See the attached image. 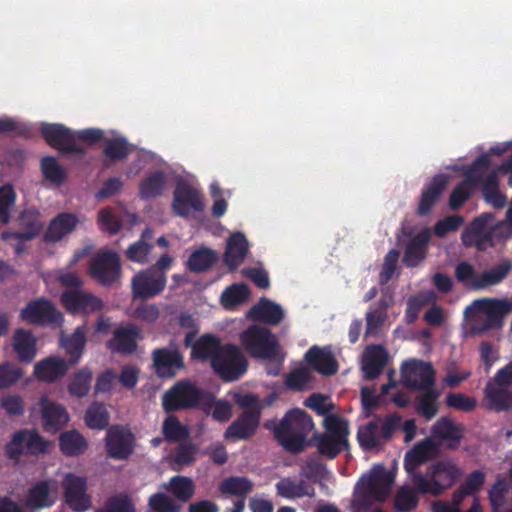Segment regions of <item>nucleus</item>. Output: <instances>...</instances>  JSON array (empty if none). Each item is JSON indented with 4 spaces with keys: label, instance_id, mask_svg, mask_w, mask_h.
<instances>
[{
    "label": "nucleus",
    "instance_id": "obj_24",
    "mask_svg": "<svg viewBox=\"0 0 512 512\" xmlns=\"http://www.w3.org/2000/svg\"><path fill=\"white\" fill-rule=\"evenodd\" d=\"M60 316L53 303L45 298H39L27 303L21 310V318L30 324L43 325L56 322Z\"/></svg>",
    "mask_w": 512,
    "mask_h": 512
},
{
    "label": "nucleus",
    "instance_id": "obj_46",
    "mask_svg": "<svg viewBox=\"0 0 512 512\" xmlns=\"http://www.w3.org/2000/svg\"><path fill=\"white\" fill-rule=\"evenodd\" d=\"M423 391V394L417 396L416 412L429 421L433 419L439 411L438 398L440 392L434 387Z\"/></svg>",
    "mask_w": 512,
    "mask_h": 512
},
{
    "label": "nucleus",
    "instance_id": "obj_2",
    "mask_svg": "<svg viewBox=\"0 0 512 512\" xmlns=\"http://www.w3.org/2000/svg\"><path fill=\"white\" fill-rule=\"evenodd\" d=\"M393 475L384 465H375L368 475L361 477L354 488L352 512H368L374 503L383 502L390 494Z\"/></svg>",
    "mask_w": 512,
    "mask_h": 512
},
{
    "label": "nucleus",
    "instance_id": "obj_59",
    "mask_svg": "<svg viewBox=\"0 0 512 512\" xmlns=\"http://www.w3.org/2000/svg\"><path fill=\"white\" fill-rule=\"evenodd\" d=\"M16 193L11 185L0 187V222L7 224L10 221L11 209L15 206Z\"/></svg>",
    "mask_w": 512,
    "mask_h": 512
},
{
    "label": "nucleus",
    "instance_id": "obj_34",
    "mask_svg": "<svg viewBox=\"0 0 512 512\" xmlns=\"http://www.w3.org/2000/svg\"><path fill=\"white\" fill-rule=\"evenodd\" d=\"M464 427L455 424L449 417L439 418L431 427V434L434 438L449 442V449H457L463 438Z\"/></svg>",
    "mask_w": 512,
    "mask_h": 512
},
{
    "label": "nucleus",
    "instance_id": "obj_52",
    "mask_svg": "<svg viewBox=\"0 0 512 512\" xmlns=\"http://www.w3.org/2000/svg\"><path fill=\"white\" fill-rule=\"evenodd\" d=\"M105 143L103 154L112 162L126 159L131 153L130 145L124 137L109 138Z\"/></svg>",
    "mask_w": 512,
    "mask_h": 512
},
{
    "label": "nucleus",
    "instance_id": "obj_45",
    "mask_svg": "<svg viewBox=\"0 0 512 512\" xmlns=\"http://www.w3.org/2000/svg\"><path fill=\"white\" fill-rule=\"evenodd\" d=\"M85 437L76 430H70L62 433L59 437V447L66 456H79L87 449Z\"/></svg>",
    "mask_w": 512,
    "mask_h": 512
},
{
    "label": "nucleus",
    "instance_id": "obj_25",
    "mask_svg": "<svg viewBox=\"0 0 512 512\" xmlns=\"http://www.w3.org/2000/svg\"><path fill=\"white\" fill-rule=\"evenodd\" d=\"M10 345L20 363L30 364L37 356V339L31 330L16 329L10 339Z\"/></svg>",
    "mask_w": 512,
    "mask_h": 512
},
{
    "label": "nucleus",
    "instance_id": "obj_62",
    "mask_svg": "<svg viewBox=\"0 0 512 512\" xmlns=\"http://www.w3.org/2000/svg\"><path fill=\"white\" fill-rule=\"evenodd\" d=\"M312 376L307 368L301 367L291 371L285 380V384L289 389L294 391H304L311 381Z\"/></svg>",
    "mask_w": 512,
    "mask_h": 512
},
{
    "label": "nucleus",
    "instance_id": "obj_19",
    "mask_svg": "<svg viewBox=\"0 0 512 512\" xmlns=\"http://www.w3.org/2000/svg\"><path fill=\"white\" fill-rule=\"evenodd\" d=\"M64 499L74 512H84L91 508V497L87 494V482L84 477L68 474L63 482Z\"/></svg>",
    "mask_w": 512,
    "mask_h": 512
},
{
    "label": "nucleus",
    "instance_id": "obj_5",
    "mask_svg": "<svg viewBox=\"0 0 512 512\" xmlns=\"http://www.w3.org/2000/svg\"><path fill=\"white\" fill-rule=\"evenodd\" d=\"M213 396L190 381H179L162 397V406L166 412H176L195 408L200 404L208 405Z\"/></svg>",
    "mask_w": 512,
    "mask_h": 512
},
{
    "label": "nucleus",
    "instance_id": "obj_20",
    "mask_svg": "<svg viewBox=\"0 0 512 512\" xmlns=\"http://www.w3.org/2000/svg\"><path fill=\"white\" fill-rule=\"evenodd\" d=\"M58 499V482L54 479L36 481L29 488L25 505L31 510L52 507Z\"/></svg>",
    "mask_w": 512,
    "mask_h": 512
},
{
    "label": "nucleus",
    "instance_id": "obj_37",
    "mask_svg": "<svg viewBox=\"0 0 512 512\" xmlns=\"http://www.w3.org/2000/svg\"><path fill=\"white\" fill-rule=\"evenodd\" d=\"M166 184L167 177L164 171H151L139 183V197L142 200L155 199L162 195Z\"/></svg>",
    "mask_w": 512,
    "mask_h": 512
},
{
    "label": "nucleus",
    "instance_id": "obj_32",
    "mask_svg": "<svg viewBox=\"0 0 512 512\" xmlns=\"http://www.w3.org/2000/svg\"><path fill=\"white\" fill-rule=\"evenodd\" d=\"M248 251L249 245L244 233H232L227 240L223 262L230 271H235L244 262Z\"/></svg>",
    "mask_w": 512,
    "mask_h": 512
},
{
    "label": "nucleus",
    "instance_id": "obj_1",
    "mask_svg": "<svg viewBox=\"0 0 512 512\" xmlns=\"http://www.w3.org/2000/svg\"><path fill=\"white\" fill-rule=\"evenodd\" d=\"M313 427L312 417L300 408L286 412L278 423L274 419L264 423V428L273 431L277 442L292 454H299L305 449L307 436Z\"/></svg>",
    "mask_w": 512,
    "mask_h": 512
},
{
    "label": "nucleus",
    "instance_id": "obj_35",
    "mask_svg": "<svg viewBox=\"0 0 512 512\" xmlns=\"http://www.w3.org/2000/svg\"><path fill=\"white\" fill-rule=\"evenodd\" d=\"M388 353L382 345H370L366 348L362 370L364 378L372 381L379 377L387 364Z\"/></svg>",
    "mask_w": 512,
    "mask_h": 512
},
{
    "label": "nucleus",
    "instance_id": "obj_53",
    "mask_svg": "<svg viewBox=\"0 0 512 512\" xmlns=\"http://www.w3.org/2000/svg\"><path fill=\"white\" fill-rule=\"evenodd\" d=\"M419 503L416 491L409 486L400 487L394 498V508L397 512H411Z\"/></svg>",
    "mask_w": 512,
    "mask_h": 512
},
{
    "label": "nucleus",
    "instance_id": "obj_9",
    "mask_svg": "<svg viewBox=\"0 0 512 512\" xmlns=\"http://www.w3.org/2000/svg\"><path fill=\"white\" fill-rule=\"evenodd\" d=\"M240 341L253 358L274 360L278 355V341L275 335L265 327L250 326L240 334Z\"/></svg>",
    "mask_w": 512,
    "mask_h": 512
},
{
    "label": "nucleus",
    "instance_id": "obj_12",
    "mask_svg": "<svg viewBox=\"0 0 512 512\" xmlns=\"http://www.w3.org/2000/svg\"><path fill=\"white\" fill-rule=\"evenodd\" d=\"M40 132L46 143L62 154L86 153V150L76 144V136L71 129L59 123H43Z\"/></svg>",
    "mask_w": 512,
    "mask_h": 512
},
{
    "label": "nucleus",
    "instance_id": "obj_61",
    "mask_svg": "<svg viewBox=\"0 0 512 512\" xmlns=\"http://www.w3.org/2000/svg\"><path fill=\"white\" fill-rule=\"evenodd\" d=\"M197 447L192 443L180 444L170 455L171 462L179 467L194 463Z\"/></svg>",
    "mask_w": 512,
    "mask_h": 512
},
{
    "label": "nucleus",
    "instance_id": "obj_54",
    "mask_svg": "<svg viewBox=\"0 0 512 512\" xmlns=\"http://www.w3.org/2000/svg\"><path fill=\"white\" fill-rule=\"evenodd\" d=\"M41 170L45 179L56 185H62L66 181L67 174L64 168L59 165L53 156L42 158Z\"/></svg>",
    "mask_w": 512,
    "mask_h": 512
},
{
    "label": "nucleus",
    "instance_id": "obj_57",
    "mask_svg": "<svg viewBox=\"0 0 512 512\" xmlns=\"http://www.w3.org/2000/svg\"><path fill=\"white\" fill-rule=\"evenodd\" d=\"M172 494L181 502L189 501L195 491V485L189 477L174 476L170 480Z\"/></svg>",
    "mask_w": 512,
    "mask_h": 512
},
{
    "label": "nucleus",
    "instance_id": "obj_47",
    "mask_svg": "<svg viewBox=\"0 0 512 512\" xmlns=\"http://www.w3.org/2000/svg\"><path fill=\"white\" fill-rule=\"evenodd\" d=\"M491 160L488 154H481L470 165L461 181L469 189L477 188L484 180V172L488 170Z\"/></svg>",
    "mask_w": 512,
    "mask_h": 512
},
{
    "label": "nucleus",
    "instance_id": "obj_18",
    "mask_svg": "<svg viewBox=\"0 0 512 512\" xmlns=\"http://www.w3.org/2000/svg\"><path fill=\"white\" fill-rule=\"evenodd\" d=\"M490 217V214H482L462 231L461 241L465 247H475L478 251H486L494 246L492 231L487 227Z\"/></svg>",
    "mask_w": 512,
    "mask_h": 512
},
{
    "label": "nucleus",
    "instance_id": "obj_31",
    "mask_svg": "<svg viewBox=\"0 0 512 512\" xmlns=\"http://www.w3.org/2000/svg\"><path fill=\"white\" fill-rule=\"evenodd\" d=\"M304 358L316 372L323 376H332L338 371V362L330 349L314 345L306 351Z\"/></svg>",
    "mask_w": 512,
    "mask_h": 512
},
{
    "label": "nucleus",
    "instance_id": "obj_27",
    "mask_svg": "<svg viewBox=\"0 0 512 512\" xmlns=\"http://www.w3.org/2000/svg\"><path fill=\"white\" fill-rule=\"evenodd\" d=\"M69 366L65 359L49 356L35 363L33 375L40 382L54 383L66 375Z\"/></svg>",
    "mask_w": 512,
    "mask_h": 512
},
{
    "label": "nucleus",
    "instance_id": "obj_16",
    "mask_svg": "<svg viewBox=\"0 0 512 512\" xmlns=\"http://www.w3.org/2000/svg\"><path fill=\"white\" fill-rule=\"evenodd\" d=\"M105 448L110 458L126 460L134 451L135 437L129 429L121 425H113L106 432Z\"/></svg>",
    "mask_w": 512,
    "mask_h": 512
},
{
    "label": "nucleus",
    "instance_id": "obj_42",
    "mask_svg": "<svg viewBox=\"0 0 512 512\" xmlns=\"http://www.w3.org/2000/svg\"><path fill=\"white\" fill-rule=\"evenodd\" d=\"M218 260L215 250L202 247L193 251L185 262L186 268L192 273H203L210 270Z\"/></svg>",
    "mask_w": 512,
    "mask_h": 512
},
{
    "label": "nucleus",
    "instance_id": "obj_38",
    "mask_svg": "<svg viewBox=\"0 0 512 512\" xmlns=\"http://www.w3.org/2000/svg\"><path fill=\"white\" fill-rule=\"evenodd\" d=\"M434 445L429 439H424L408 451L404 457V468L412 478L414 473H421L418 468L429 460Z\"/></svg>",
    "mask_w": 512,
    "mask_h": 512
},
{
    "label": "nucleus",
    "instance_id": "obj_15",
    "mask_svg": "<svg viewBox=\"0 0 512 512\" xmlns=\"http://www.w3.org/2000/svg\"><path fill=\"white\" fill-rule=\"evenodd\" d=\"M166 283L165 273L155 268L142 270L131 281L133 298L145 300L159 295L165 289Z\"/></svg>",
    "mask_w": 512,
    "mask_h": 512
},
{
    "label": "nucleus",
    "instance_id": "obj_49",
    "mask_svg": "<svg viewBox=\"0 0 512 512\" xmlns=\"http://www.w3.org/2000/svg\"><path fill=\"white\" fill-rule=\"evenodd\" d=\"M348 447V439H339L327 434L317 435L318 452L329 459L336 458L343 450L348 449Z\"/></svg>",
    "mask_w": 512,
    "mask_h": 512
},
{
    "label": "nucleus",
    "instance_id": "obj_33",
    "mask_svg": "<svg viewBox=\"0 0 512 512\" xmlns=\"http://www.w3.org/2000/svg\"><path fill=\"white\" fill-rule=\"evenodd\" d=\"M486 313V319L480 330L500 328L504 317L512 310V303L505 299H485L477 301Z\"/></svg>",
    "mask_w": 512,
    "mask_h": 512
},
{
    "label": "nucleus",
    "instance_id": "obj_4",
    "mask_svg": "<svg viewBox=\"0 0 512 512\" xmlns=\"http://www.w3.org/2000/svg\"><path fill=\"white\" fill-rule=\"evenodd\" d=\"M512 270V261L504 258L491 268L478 273L474 265L468 261H461L455 266L456 280L470 288L479 291L502 283Z\"/></svg>",
    "mask_w": 512,
    "mask_h": 512
},
{
    "label": "nucleus",
    "instance_id": "obj_6",
    "mask_svg": "<svg viewBox=\"0 0 512 512\" xmlns=\"http://www.w3.org/2000/svg\"><path fill=\"white\" fill-rule=\"evenodd\" d=\"M401 421L402 417L397 413L387 415L383 421L380 416H374L372 421L359 427L357 432L359 445L364 450L381 448L399 429Z\"/></svg>",
    "mask_w": 512,
    "mask_h": 512
},
{
    "label": "nucleus",
    "instance_id": "obj_22",
    "mask_svg": "<svg viewBox=\"0 0 512 512\" xmlns=\"http://www.w3.org/2000/svg\"><path fill=\"white\" fill-rule=\"evenodd\" d=\"M40 218L41 215L37 209L33 207L24 209L17 218V224L20 229L17 231L10 230L3 232L1 236L2 239L8 240L9 238H14L21 241L34 239L43 228V223Z\"/></svg>",
    "mask_w": 512,
    "mask_h": 512
},
{
    "label": "nucleus",
    "instance_id": "obj_39",
    "mask_svg": "<svg viewBox=\"0 0 512 512\" xmlns=\"http://www.w3.org/2000/svg\"><path fill=\"white\" fill-rule=\"evenodd\" d=\"M487 407L496 412L512 409V391L507 388L497 387L492 381H488L484 388Z\"/></svg>",
    "mask_w": 512,
    "mask_h": 512
},
{
    "label": "nucleus",
    "instance_id": "obj_17",
    "mask_svg": "<svg viewBox=\"0 0 512 512\" xmlns=\"http://www.w3.org/2000/svg\"><path fill=\"white\" fill-rule=\"evenodd\" d=\"M205 208L203 195L186 182L176 185L173 193L172 209L175 215L186 218L191 211L203 212Z\"/></svg>",
    "mask_w": 512,
    "mask_h": 512
},
{
    "label": "nucleus",
    "instance_id": "obj_21",
    "mask_svg": "<svg viewBox=\"0 0 512 512\" xmlns=\"http://www.w3.org/2000/svg\"><path fill=\"white\" fill-rule=\"evenodd\" d=\"M141 338V329L129 323L113 331V336L106 342V348L112 353L132 355L137 351Z\"/></svg>",
    "mask_w": 512,
    "mask_h": 512
},
{
    "label": "nucleus",
    "instance_id": "obj_26",
    "mask_svg": "<svg viewBox=\"0 0 512 512\" xmlns=\"http://www.w3.org/2000/svg\"><path fill=\"white\" fill-rule=\"evenodd\" d=\"M39 406L45 431L55 433L68 423L69 414L63 405L42 397Z\"/></svg>",
    "mask_w": 512,
    "mask_h": 512
},
{
    "label": "nucleus",
    "instance_id": "obj_36",
    "mask_svg": "<svg viewBox=\"0 0 512 512\" xmlns=\"http://www.w3.org/2000/svg\"><path fill=\"white\" fill-rule=\"evenodd\" d=\"M248 316L255 321L276 326L284 318V311L278 303L261 298L248 312Z\"/></svg>",
    "mask_w": 512,
    "mask_h": 512
},
{
    "label": "nucleus",
    "instance_id": "obj_30",
    "mask_svg": "<svg viewBox=\"0 0 512 512\" xmlns=\"http://www.w3.org/2000/svg\"><path fill=\"white\" fill-rule=\"evenodd\" d=\"M78 223L79 219L75 214L69 212L59 213L50 221L43 235V242L51 244L61 241L76 229Z\"/></svg>",
    "mask_w": 512,
    "mask_h": 512
},
{
    "label": "nucleus",
    "instance_id": "obj_14",
    "mask_svg": "<svg viewBox=\"0 0 512 512\" xmlns=\"http://www.w3.org/2000/svg\"><path fill=\"white\" fill-rule=\"evenodd\" d=\"M61 303L73 315L87 316L104 308L103 300L82 289H67L61 294Z\"/></svg>",
    "mask_w": 512,
    "mask_h": 512
},
{
    "label": "nucleus",
    "instance_id": "obj_55",
    "mask_svg": "<svg viewBox=\"0 0 512 512\" xmlns=\"http://www.w3.org/2000/svg\"><path fill=\"white\" fill-rule=\"evenodd\" d=\"M250 296V289L244 283L229 286L221 295V302L225 308H231L246 301Z\"/></svg>",
    "mask_w": 512,
    "mask_h": 512
},
{
    "label": "nucleus",
    "instance_id": "obj_51",
    "mask_svg": "<svg viewBox=\"0 0 512 512\" xmlns=\"http://www.w3.org/2000/svg\"><path fill=\"white\" fill-rule=\"evenodd\" d=\"M162 432L165 439L169 442H180L189 437L188 428L174 415L168 416L163 421Z\"/></svg>",
    "mask_w": 512,
    "mask_h": 512
},
{
    "label": "nucleus",
    "instance_id": "obj_7",
    "mask_svg": "<svg viewBox=\"0 0 512 512\" xmlns=\"http://www.w3.org/2000/svg\"><path fill=\"white\" fill-rule=\"evenodd\" d=\"M87 272L100 286L114 287L122 277L120 255L114 250L97 251L89 260Z\"/></svg>",
    "mask_w": 512,
    "mask_h": 512
},
{
    "label": "nucleus",
    "instance_id": "obj_29",
    "mask_svg": "<svg viewBox=\"0 0 512 512\" xmlns=\"http://www.w3.org/2000/svg\"><path fill=\"white\" fill-rule=\"evenodd\" d=\"M448 181V175L443 173L436 174L432 177L430 183L422 190L417 208V214L419 216H426L431 212L432 208L445 191Z\"/></svg>",
    "mask_w": 512,
    "mask_h": 512
},
{
    "label": "nucleus",
    "instance_id": "obj_13",
    "mask_svg": "<svg viewBox=\"0 0 512 512\" xmlns=\"http://www.w3.org/2000/svg\"><path fill=\"white\" fill-rule=\"evenodd\" d=\"M401 381L405 387L421 391L435 384V370L430 362L411 359L401 367Z\"/></svg>",
    "mask_w": 512,
    "mask_h": 512
},
{
    "label": "nucleus",
    "instance_id": "obj_63",
    "mask_svg": "<svg viewBox=\"0 0 512 512\" xmlns=\"http://www.w3.org/2000/svg\"><path fill=\"white\" fill-rule=\"evenodd\" d=\"M448 407L463 412H471L477 406V400L474 397L467 396L463 393H448L445 398Z\"/></svg>",
    "mask_w": 512,
    "mask_h": 512
},
{
    "label": "nucleus",
    "instance_id": "obj_40",
    "mask_svg": "<svg viewBox=\"0 0 512 512\" xmlns=\"http://www.w3.org/2000/svg\"><path fill=\"white\" fill-rule=\"evenodd\" d=\"M277 494L285 499H296L302 497H314L315 489L304 480L298 482L290 479L283 478L275 485Z\"/></svg>",
    "mask_w": 512,
    "mask_h": 512
},
{
    "label": "nucleus",
    "instance_id": "obj_56",
    "mask_svg": "<svg viewBox=\"0 0 512 512\" xmlns=\"http://www.w3.org/2000/svg\"><path fill=\"white\" fill-rule=\"evenodd\" d=\"M387 308L388 304L385 300L381 299L377 302L374 309L370 308L366 313L365 336L376 333L382 327L385 321Z\"/></svg>",
    "mask_w": 512,
    "mask_h": 512
},
{
    "label": "nucleus",
    "instance_id": "obj_43",
    "mask_svg": "<svg viewBox=\"0 0 512 512\" xmlns=\"http://www.w3.org/2000/svg\"><path fill=\"white\" fill-rule=\"evenodd\" d=\"M254 490V483L246 476H229L219 485L222 494L238 497L237 500H244Z\"/></svg>",
    "mask_w": 512,
    "mask_h": 512
},
{
    "label": "nucleus",
    "instance_id": "obj_28",
    "mask_svg": "<svg viewBox=\"0 0 512 512\" xmlns=\"http://www.w3.org/2000/svg\"><path fill=\"white\" fill-rule=\"evenodd\" d=\"M430 239L431 232L428 228L420 230L410 239L405 247L402 260L406 267H417L426 259Z\"/></svg>",
    "mask_w": 512,
    "mask_h": 512
},
{
    "label": "nucleus",
    "instance_id": "obj_11",
    "mask_svg": "<svg viewBox=\"0 0 512 512\" xmlns=\"http://www.w3.org/2000/svg\"><path fill=\"white\" fill-rule=\"evenodd\" d=\"M151 359L154 372L161 379L174 378L179 370L185 368L184 356L174 340L165 347L155 348Z\"/></svg>",
    "mask_w": 512,
    "mask_h": 512
},
{
    "label": "nucleus",
    "instance_id": "obj_8",
    "mask_svg": "<svg viewBox=\"0 0 512 512\" xmlns=\"http://www.w3.org/2000/svg\"><path fill=\"white\" fill-rule=\"evenodd\" d=\"M49 441L45 440L35 429H20L13 433L5 445V455L15 464L23 456H38L48 452Z\"/></svg>",
    "mask_w": 512,
    "mask_h": 512
},
{
    "label": "nucleus",
    "instance_id": "obj_50",
    "mask_svg": "<svg viewBox=\"0 0 512 512\" xmlns=\"http://www.w3.org/2000/svg\"><path fill=\"white\" fill-rule=\"evenodd\" d=\"M92 379L93 374L89 368L84 367L78 370L67 386L69 394L78 398L86 396L90 391Z\"/></svg>",
    "mask_w": 512,
    "mask_h": 512
},
{
    "label": "nucleus",
    "instance_id": "obj_60",
    "mask_svg": "<svg viewBox=\"0 0 512 512\" xmlns=\"http://www.w3.org/2000/svg\"><path fill=\"white\" fill-rule=\"evenodd\" d=\"M324 426L328 435L339 439H347L349 435V421L338 414H330L324 419Z\"/></svg>",
    "mask_w": 512,
    "mask_h": 512
},
{
    "label": "nucleus",
    "instance_id": "obj_64",
    "mask_svg": "<svg viewBox=\"0 0 512 512\" xmlns=\"http://www.w3.org/2000/svg\"><path fill=\"white\" fill-rule=\"evenodd\" d=\"M149 506L156 512H179V506L174 500L162 492L150 496Z\"/></svg>",
    "mask_w": 512,
    "mask_h": 512
},
{
    "label": "nucleus",
    "instance_id": "obj_41",
    "mask_svg": "<svg viewBox=\"0 0 512 512\" xmlns=\"http://www.w3.org/2000/svg\"><path fill=\"white\" fill-rule=\"evenodd\" d=\"M222 349L219 339L212 334L200 336L192 345L191 358L199 361L212 360Z\"/></svg>",
    "mask_w": 512,
    "mask_h": 512
},
{
    "label": "nucleus",
    "instance_id": "obj_23",
    "mask_svg": "<svg viewBox=\"0 0 512 512\" xmlns=\"http://www.w3.org/2000/svg\"><path fill=\"white\" fill-rule=\"evenodd\" d=\"M260 412L243 411L225 430L226 440H248L253 437L260 425Z\"/></svg>",
    "mask_w": 512,
    "mask_h": 512
},
{
    "label": "nucleus",
    "instance_id": "obj_58",
    "mask_svg": "<svg viewBox=\"0 0 512 512\" xmlns=\"http://www.w3.org/2000/svg\"><path fill=\"white\" fill-rule=\"evenodd\" d=\"M24 376V370L19 365L6 361L0 364V389L16 384Z\"/></svg>",
    "mask_w": 512,
    "mask_h": 512
},
{
    "label": "nucleus",
    "instance_id": "obj_44",
    "mask_svg": "<svg viewBox=\"0 0 512 512\" xmlns=\"http://www.w3.org/2000/svg\"><path fill=\"white\" fill-rule=\"evenodd\" d=\"M86 342V336L81 328H77L70 336L62 338V347L69 355L67 363L70 366H74L79 363L83 356Z\"/></svg>",
    "mask_w": 512,
    "mask_h": 512
},
{
    "label": "nucleus",
    "instance_id": "obj_3",
    "mask_svg": "<svg viewBox=\"0 0 512 512\" xmlns=\"http://www.w3.org/2000/svg\"><path fill=\"white\" fill-rule=\"evenodd\" d=\"M463 476L462 469L452 459H439L431 463L425 473H414L412 483L422 494L440 496Z\"/></svg>",
    "mask_w": 512,
    "mask_h": 512
},
{
    "label": "nucleus",
    "instance_id": "obj_10",
    "mask_svg": "<svg viewBox=\"0 0 512 512\" xmlns=\"http://www.w3.org/2000/svg\"><path fill=\"white\" fill-rule=\"evenodd\" d=\"M212 368L224 381L238 380L247 370L248 362L235 344H225L212 360Z\"/></svg>",
    "mask_w": 512,
    "mask_h": 512
},
{
    "label": "nucleus",
    "instance_id": "obj_48",
    "mask_svg": "<svg viewBox=\"0 0 512 512\" xmlns=\"http://www.w3.org/2000/svg\"><path fill=\"white\" fill-rule=\"evenodd\" d=\"M84 419L90 429L103 430L109 425L110 414L105 404L95 401L87 408Z\"/></svg>",
    "mask_w": 512,
    "mask_h": 512
}]
</instances>
